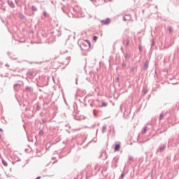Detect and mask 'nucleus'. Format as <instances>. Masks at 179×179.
Returning <instances> with one entry per match:
<instances>
[{"instance_id": "obj_4", "label": "nucleus", "mask_w": 179, "mask_h": 179, "mask_svg": "<svg viewBox=\"0 0 179 179\" xmlns=\"http://www.w3.org/2000/svg\"><path fill=\"white\" fill-rule=\"evenodd\" d=\"M2 164H3V166H8V163H6V162L5 161H2Z\"/></svg>"}, {"instance_id": "obj_12", "label": "nucleus", "mask_w": 179, "mask_h": 179, "mask_svg": "<svg viewBox=\"0 0 179 179\" xmlns=\"http://www.w3.org/2000/svg\"><path fill=\"white\" fill-rule=\"evenodd\" d=\"M163 117V116L161 115V118Z\"/></svg>"}, {"instance_id": "obj_6", "label": "nucleus", "mask_w": 179, "mask_h": 179, "mask_svg": "<svg viewBox=\"0 0 179 179\" xmlns=\"http://www.w3.org/2000/svg\"><path fill=\"white\" fill-rule=\"evenodd\" d=\"M97 36H94V37H93V40L94 41H96V40H97Z\"/></svg>"}, {"instance_id": "obj_2", "label": "nucleus", "mask_w": 179, "mask_h": 179, "mask_svg": "<svg viewBox=\"0 0 179 179\" xmlns=\"http://www.w3.org/2000/svg\"><path fill=\"white\" fill-rule=\"evenodd\" d=\"M8 5L10 6V8H15V3L12 1H8Z\"/></svg>"}, {"instance_id": "obj_1", "label": "nucleus", "mask_w": 179, "mask_h": 179, "mask_svg": "<svg viewBox=\"0 0 179 179\" xmlns=\"http://www.w3.org/2000/svg\"><path fill=\"white\" fill-rule=\"evenodd\" d=\"M120 144H117L115 146V152H118V150H120Z\"/></svg>"}, {"instance_id": "obj_14", "label": "nucleus", "mask_w": 179, "mask_h": 179, "mask_svg": "<svg viewBox=\"0 0 179 179\" xmlns=\"http://www.w3.org/2000/svg\"><path fill=\"white\" fill-rule=\"evenodd\" d=\"M0 138H1V135H0Z\"/></svg>"}, {"instance_id": "obj_7", "label": "nucleus", "mask_w": 179, "mask_h": 179, "mask_svg": "<svg viewBox=\"0 0 179 179\" xmlns=\"http://www.w3.org/2000/svg\"><path fill=\"white\" fill-rule=\"evenodd\" d=\"M106 106H107V104L106 103V102L102 103V107H106Z\"/></svg>"}, {"instance_id": "obj_3", "label": "nucleus", "mask_w": 179, "mask_h": 179, "mask_svg": "<svg viewBox=\"0 0 179 179\" xmlns=\"http://www.w3.org/2000/svg\"><path fill=\"white\" fill-rule=\"evenodd\" d=\"M85 41L89 45V47H91L92 44L90 43V41L89 40H85Z\"/></svg>"}, {"instance_id": "obj_5", "label": "nucleus", "mask_w": 179, "mask_h": 179, "mask_svg": "<svg viewBox=\"0 0 179 179\" xmlns=\"http://www.w3.org/2000/svg\"><path fill=\"white\" fill-rule=\"evenodd\" d=\"M39 135H44V131L43 130H41L40 132H39Z\"/></svg>"}, {"instance_id": "obj_11", "label": "nucleus", "mask_w": 179, "mask_h": 179, "mask_svg": "<svg viewBox=\"0 0 179 179\" xmlns=\"http://www.w3.org/2000/svg\"><path fill=\"white\" fill-rule=\"evenodd\" d=\"M2 131H3L2 129H0V132H2Z\"/></svg>"}, {"instance_id": "obj_9", "label": "nucleus", "mask_w": 179, "mask_h": 179, "mask_svg": "<svg viewBox=\"0 0 179 179\" xmlns=\"http://www.w3.org/2000/svg\"><path fill=\"white\" fill-rule=\"evenodd\" d=\"M44 16H47V13H44Z\"/></svg>"}, {"instance_id": "obj_10", "label": "nucleus", "mask_w": 179, "mask_h": 179, "mask_svg": "<svg viewBox=\"0 0 179 179\" xmlns=\"http://www.w3.org/2000/svg\"><path fill=\"white\" fill-rule=\"evenodd\" d=\"M121 177L122 178H124V174H122Z\"/></svg>"}, {"instance_id": "obj_13", "label": "nucleus", "mask_w": 179, "mask_h": 179, "mask_svg": "<svg viewBox=\"0 0 179 179\" xmlns=\"http://www.w3.org/2000/svg\"><path fill=\"white\" fill-rule=\"evenodd\" d=\"M163 117V116L161 115V118Z\"/></svg>"}, {"instance_id": "obj_8", "label": "nucleus", "mask_w": 179, "mask_h": 179, "mask_svg": "<svg viewBox=\"0 0 179 179\" xmlns=\"http://www.w3.org/2000/svg\"><path fill=\"white\" fill-rule=\"evenodd\" d=\"M169 30L171 33V27H169Z\"/></svg>"}]
</instances>
